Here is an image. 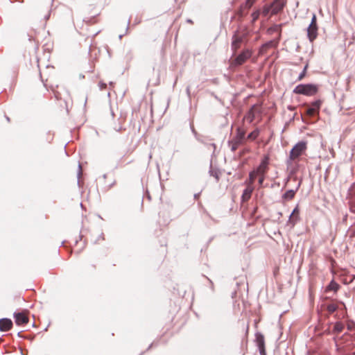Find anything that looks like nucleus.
Wrapping results in <instances>:
<instances>
[{
    "mask_svg": "<svg viewBox=\"0 0 355 355\" xmlns=\"http://www.w3.org/2000/svg\"><path fill=\"white\" fill-rule=\"evenodd\" d=\"M307 148V143L304 141L297 142L291 149L286 159L287 166H291L293 162L299 161L300 156L304 155Z\"/></svg>",
    "mask_w": 355,
    "mask_h": 355,
    "instance_id": "nucleus-1",
    "label": "nucleus"
},
{
    "mask_svg": "<svg viewBox=\"0 0 355 355\" xmlns=\"http://www.w3.org/2000/svg\"><path fill=\"white\" fill-rule=\"evenodd\" d=\"M308 67H309V64L308 63H306L302 70V71L299 74L297 78V81H301L302 80H303V78L306 76V71H307V69H308Z\"/></svg>",
    "mask_w": 355,
    "mask_h": 355,
    "instance_id": "nucleus-21",
    "label": "nucleus"
},
{
    "mask_svg": "<svg viewBox=\"0 0 355 355\" xmlns=\"http://www.w3.org/2000/svg\"><path fill=\"white\" fill-rule=\"evenodd\" d=\"M78 168H79V175L81 173V166L80 164L78 165Z\"/></svg>",
    "mask_w": 355,
    "mask_h": 355,
    "instance_id": "nucleus-36",
    "label": "nucleus"
},
{
    "mask_svg": "<svg viewBox=\"0 0 355 355\" xmlns=\"http://www.w3.org/2000/svg\"><path fill=\"white\" fill-rule=\"evenodd\" d=\"M259 15H260L259 10H257L254 12H253L252 13V22L254 23L256 21V20L259 18Z\"/></svg>",
    "mask_w": 355,
    "mask_h": 355,
    "instance_id": "nucleus-24",
    "label": "nucleus"
},
{
    "mask_svg": "<svg viewBox=\"0 0 355 355\" xmlns=\"http://www.w3.org/2000/svg\"><path fill=\"white\" fill-rule=\"evenodd\" d=\"M269 155H266L263 156L261 162L257 168L254 170L257 175H265L268 169L269 164Z\"/></svg>",
    "mask_w": 355,
    "mask_h": 355,
    "instance_id": "nucleus-5",
    "label": "nucleus"
},
{
    "mask_svg": "<svg viewBox=\"0 0 355 355\" xmlns=\"http://www.w3.org/2000/svg\"><path fill=\"white\" fill-rule=\"evenodd\" d=\"M254 117V112H246L243 116V123L239 127H245V130H247L248 125L253 123Z\"/></svg>",
    "mask_w": 355,
    "mask_h": 355,
    "instance_id": "nucleus-8",
    "label": "nucleus"
},
{
    "mask_svg": "<svg viewBox=\"0 0 355 355\" xmlns=\"http://www.w3.org/2000/svg\"><path fill=\"white\" fill-rule=\"evenodd\" d=\"M255 0H246L245 7L248 9L250 8L254 4Z\"/></svg>",
    "mask_w": 355,
    "mask_h": 355,
    "instance_id": "nucleus-27",
    "label": "nucleus"
},
{
    "mask_svg": "<svg viewBox=\"0 0 355 355\" xmlns=\"http://www.w3.org/2000/svg\"><path fill=\"white\" fill-rule=\"evenodd\" d=\"M253 191L254 187L252 186H247V187L243 190V193L241 195V202H248L250 199Z\"/></svg>",
    "mask_w": 355,
    "mask_h": 355,
    "instance_id": "nucleus-10",
    "label": "nucleus"
},
{
    "mask_svg": "<svg viewBox=\"0 0 355 355\" xmlns=\"http://www.w3.org/2000/svg\"><path fill=\"white\" fill-rule=\"evenodd\" d=\"M259 135V129H255L252 132H250L248 137L247 139L251 141L255 140Z\"/></svg>",
    "mask_w": 355,
    "mask_h": 355,
    "instance_id": "nucleus-20",
    "label": "nucleus"
},
{
    "mask_svg": "<svg viewBox=\"0 0 355 355\" xmlns=\"http://www.w3.org/2000/svg\"><path fill=\"white\" fill-rule=\"evenodd\" d=\"M344 327L345 326L341 322H336L334 326L333 333L339 334L343 331Z\"/></svg>",
    "mask_w": 355,
    "mask_h": 355,
    "instance_id": "nucleus-18",
    "label": "nucleus"
},
{
    "mask_svg": "<svg viewBox=\"0 0 355 355\" xmlns=\"http://www.w3.org/2000/svg\"><path fill=\"white\" fill-rule=\"evenodd\" d=\"M229 145L231 148L232 151L234 152L241 144H237L234 140H232L231 141L229 142Z\"/></svg>",
    "mask_w": 355,
    "mask_h": 355,
    "instance_id": "nucleus-23",
    "label": "nucleus"
},
{
    "mask_svg": "<svg viewBox=\"0 0 355 355\" xmlns=\"http://www.w3.org/2000/svg\"><path fill=\"white\" fill-rule=\"evenodd\" d=\"M248 330H249V325L248 324L246 325V334H248Z\"/></svg>",
    "mask_w": 355,
    "mask_h": 355,
    "instance_id": "nucleus-35",
    "label": "nucleus"
},
{
    "mask_svg": "<svg viewBox=\"0 0 355 355\" xmlns=\"http://www.w3.org/2000/svg\"><path fill=\"white\" fill-rule=\"evenodd\" d=\"M12 327V322L8 318L0 319V331H7L10 330Z\"/></svg>",
    "mask_w": 355,
    "mask_h": 355,
    "instance_id": "nucleus-11",
    "label": "nucleus"
},
{
    "mask_svg": "<svg viewBox=\"0 0 355 355\" xmlns=\"http://www.w3.org/2000/svg\"><path fill=\"white\" fill-rule=\"evenodd\" d=\"M210 173L211 175L214 176L216 178V181L219 180V172L216 171H211Z\"/></svg>",
    "mask_w": 355,
    "mask_h": 355,
    "instance_id": "nucleus-28",
    "label": "nucleus"
},
{
    "mask_svg": "<svg viewBox=\"0 0 355 355\" xmlns=\"http://www.w3.org/2000/svg\"><path fill=\"white\" fill-rule=\"evenodd\" d=\"M353 355H355V352L353 353Z\"/></svg>",
    "mask_w": 355,
    "mask_h": 355,
    "instance_id": "nucleus-39",
    "label": "nucleus"
},
{
    "mask_svg": "<svg viewBox=\"0 0 355 355\" xmlns=\"http://www.w3.org/2000/svg\"><path fill=\"white\" fill-rule=\"evenodd\" d=\"M338 309V306L335 304H329L327 306V310L329 313H333L335 312Z\"/></svg>",
    "mask_w": 355,
    "mask_h": 355,
    "instance_id": "nucleus-22",
    "label": "nucleus"
},
{
    "mask_svg": "<svg viewBox=\"0 0 355 355\" xmlns=\"http://www.w3.org/2000/svg\"><path fill=\"white\" fill-rule=\"evenodd\" d=\"M306 115L308 116H313V114L315 113V112H304Z\"/></svg>",
    "mask_w": 355,
    "mask_h": 355,
    "instance_id": "nucleus-33",
    "label": "nucleus"
},
{
    "mask_svg": "<svg viewBox=\"0 0 355 355\" xmlns=\"http://www.w3.org/2000/svg\"><path fill=\"white\" fill-rule=\"evenodd\" d=\"M255 341L258 348L265 347V339L262 334L259 332L256 333Z\"/></svg>",
    "mask_w": 355,
    "mask_h": 355,
    "instance_id": "nucleus-15",
    "label": "nucleus"
},
{
    "mask_svg": "<svg viewBox=\"0 0 355 355\" xmlns=\"http://www.w3.org/2000/svg\"><path fill=\"white\" fill-rule=\"evenodd\" d=\"M300 184H301L300 182H299L295 189H290V190H288L286 193H284L282 195V199L284 200H292L295 197V193L300 188Z\"/></svg>",
    "mask_w": 355,
    "mask_h": 355,
    "instance_id": "nucleus-13",
    "label": "nucleus"
},
{
    "mask_svg": "<svg viewBox=\"0 0 355 355\" xmlns=\"http://www.w3.org/2000/svg\"><path fill=\"white\" fill-rule=\"evenodd\" d=\"M340 288V286L333 279L325 288V292L334 291V293H337Z\"/></svg>",
    "mask_w": 355,
    "mask_h": 355,
    "instance_id": "nucleus-14",
    "label": "nucleus"
},
{
    "mask_svg": "<svg viewBox=\"0 0 355 355\" xmlns=\"http://www.w3.org/2000/svg\"><path fill=\"white\" fill-rule=\"evenodd\" d=\"M247 36L245 33L236 31L232 36L231 48L234 53L241 48V44L245 42Z\"/></svg>",
    "mask_w": 355,
    "mask_h": 355,
    "instance_id": "nucleus-3",
    "label": "nucleus"
},
{
    "mask_svg": "<svg viewBox=\"0 0 355 355\" xmlns=\"http://www.w3.org/2000/svg\"><path fill=\"white\" fill-rule=\"evenodd\" d=\"M259 176V184L260 186H262L263 184V182L265 180V175H258Z\"/></svg>",
    "mask_w": 355,
    "mask_h": 355,
    "instance_id": "nucleus-29",
    "label": "nucleus"
},
{
    "mask_svg": "<svg viewBox=\"0 0 355 355\" xmlns=\"http://www.w3.org/2000/svg\"><path fill=\"white\" fill-rule=\"evenodd\" d=\"M270 12H271V5L270 6H265L262 10L263 15L267 16Z\"/></svg>",
    "mask_w": 355,
    "mask_h": 355,
    "instance_id": "nucleus-26",
    "label": "nucleus"
},
{
    "mask_svg": "<svg viewBox=\"0 0 355 355\" xmlns=\"http://www.w3.org/2000/svg\"><path fill=\"white\" fill-rule=\"evenodd\" d=\"M257 175V174L254 171H251L249 173V180L245 181V184H246L247 186H248V185L252 186V184L254 183V179Z\"/></svg>",
    "mask_w": 355,
    "mask_h": 355,
    "instance_id": "nucleus-19",
    "label": "nucleus"
},
{
    "mask_svg": "<svg viewBox=\"0 0 355 355\" xmlns=\"http://www.w3.org/2000/svg\"><path fill=\"white\" fill-rule=\"evenodd\" d=\"M347 328L349 331H353L355 329V322L352 320H348L347 322Z\"/></svg>",
    "mask_w": 355,
    "mask_h": 355,
    "instance_id": "nucleus-25",
    "label": "nucleus"
},
{
    "mask_svg": "<svg viewBox=\"0 0 355 355\" xmlns=\"http://www.w3.org/2000/svg\"><path fill=\"white\" fill-rule=\"evenodd\" d=\"M187 21L189 23H192V21L191 19H188Z\"/></svg>",
    "mask_w": 355,
    "mask_h": 355,
    "instance_id": "nucleus-37",
    "label": "nucleus"
},
{
    "mask_svg": "<svg viewBox=\"0 0 355 355\" xmlns=\"http://www.w3.org/2000/svg\"><path fill=\"white\" fill-rule=\"evenodd\" d=\"M310 24H312L313 26H317L316 15L315 14H313Z\"/></svg>",
    "mask_w": 355,
    "mask_h": 355,
    "instance_id": "nucleus-30",
    "label": "nucleus"
},
{
    "mask_svg": "<svg viewBox=\"0 0 355 355\" xmlns=\"http://www.w3.org/2000/svg\"><path fill=\"white\" fill-rule=\"evenodd\" d=\"M252 55V51L250 49H243L234 60V65L240 66L245 63Z\"/></svg>",
    "mask_w": 355,
    "mask_h": 355,
    "instance_id": "nucleus-4",
    "label": "nucleus"
},
{
    "mask_svg": "<svg viewBox=\"0 0 355 355\" xmlns=\"http://www.w3.org/2000/svg\"><path fill=\"white\" fill-rule=\"evenodd\" d=\"M246 130L245 127H238L236 129V134L232 139L237 144H243L245 140Z\"/></svg>",
    "mask_w": 355,
    "mask_h": 355,
    "instance_id": "nucleus-6",
    "label": "nucleus"
},
{
    "mask_svg": "<svg viewBox=\"0 0 355 355\" xmlns=\"http://www.w3.org/2000/svg\"><path fill=\"white\" fill-rule=\"evenodd\" d=\"M318 92V86L314 84H300L293 90L295 94L312 96Z\"/></svg>",
    "mask_w": 355,
    "mask_h": 355,
    "instance_id": "nucleus-2",
    "label": "nucleus"
},
{
    "mask_svg": "<svg viewBox=\"0 0 355 355\" xmlns=\"http://www.w3.org/2000/svg\"><path fill=\"white\" fill-rule=\"evenodd\" d=\"M14 318L17 325H25L28 322V318L24 312L15 313Z\"/></svg>",
    "mask_w": 355,
    "mask_h": 355,
    "instance_id": "nucleus-7",
    "label": "nucleus"
},
{
    "mask_svg": "<svg viewBox=\"0 0 355 355\" xmlns=\"http://www.w3.org/2000/svg\"><path fill=\"white\" fill-rule=\"evenodd\" d=\"M99 87H100L101 89H103L106 87V84L105 83H99Z\"/></svg>",
    "mask_w": 355,
    "mask_h": 355,
    "instance_id": "nucleus-32",
    "label": "nucleus"
},
{
    "mask_svg": "<svg viewBox=\"0 0 355 355\" xmlns=\"http://www.w3.org/2000/svg\"><path fill=\"white\" fill-rule=\"evenodd\" d=\"M199 197H200V193H199L194 194V198L196 200H198L199 198Z\"/></svg>",
    "mask_w": 355,
    "mask_h": 355,
    "instance_id": "nucleus-34",
    "label": "nucleus"
},
{
    "mask_svg": "<svg viewBox=\"0 0 355 355\" xmlns=\"http://www.w3.org/2000/svg\"><path fill=\"white\" fill-rule=\"evenodd\" d=\"M260 355H266L265 347L259 348Z\"/></svg>",
    "mask_w": 355,
    "mask_h": 355,
    "instance_id": "nucleus-31",
    "label": "nucleus"
},
{
    "mask_svg": "<svg viewBox=\"0 0 355 355\" xmlns=\"http://www.w3.org/2000/svg\"><path fill=\"white\" fill-rule=\"evenodd\" d=\"M284 3L280 0H275L271 4V14L275 15L283 9Z\"/></svg>",
    "mask_w": 355,
    "mask_h": 355,
    "instance_id": "nucleus-12",
    "label": "nucleus"
},
{
    "mask_svg": "<svg viewBox=\"0 0 355 355\" xmlns=\"http://www.w3.org/2000/svg\"><path fill=\"white\" fill-rule=\"evenodd\" d=\"M299 220V207L297 205L295 209L293 210L291 214L289 216V220L292 222L293 224L295 223L297 220Z\"/></svg>",
    "mask_w": 355,
    "mask_h": 355,
    "instance_id": "nucleus-16",
    "label": "nucleus"
},
{
    "mask_svg": "<svg viewBox=\"0 0 355 355\" xmlns=\"http://www.w3.org/2000/svg\"><path fill=\"white\" fill-rule=\"evenodd\" d=\"M353 212H354V213H355V209H354V210H353Z\"/></svg>",
    "mask_w": 355,
    "mask_h": 355,
    "instance_id": "nucleus-38",
    "label": "nucleus"
},
{
    "mask_svg": "<svg viewBox=\"0 0 355 355\" xmlns=\"http://www.w3.org/2000/svg\"><path fill=\"white\" fill-rule=\"evenodd\" d=\"M318 35V26L309 24L307 28V36L310 42H313Z\"/></svg>",
    "mask_w": 355,
    "mask_h": 355,
    "instance_id": "nucleus-9",
    "label": "nucleus"
},
{
    "mask_svg": "<svg viewBox=\"0 0 355 355\" xmlns=\"http://www.w3.org/2000/svg\"><path fill=\"white\" fill-rule=\"evenodd\" d=\"M322 104V101L321 99H318L311 103V107L308 108L306 111H316V110H319Z\"/></svg>",
    "mask_w": 355,
    "mask_h": 355,
    "instance_id": "nucleus-17",
    "label": "nucleus"
}]
</instances>
